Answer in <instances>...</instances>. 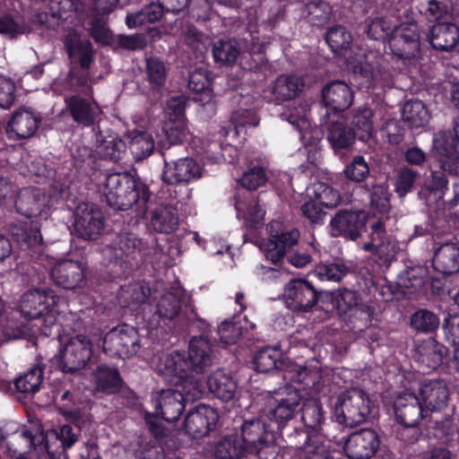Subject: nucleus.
<instances>
[{"instance_id":"nucleus-12","label":"nucleus","mask_w":459,"mask_h":459,"mask_svg":"<svg viewBox=\"0 0 459 459\" xmlns=\"http://www.w3.org/2000/svg\"><path fill=\"white\" fill-rule=\"evenodd\" d=\"M389 47L394 56L404 61L419 58L420 47L418 25L409 22L395 28L389 39Z\"/></svg>"},{"instance_id":"nucleus-34","label":"nucleus","mask_w":459,"mask_h":459,"mask_svg":"<svg viewBox=\"0 0 459 459\" xmlns=\"http://www.w3.org/2000/svg\"><path fill=\"white\" fill-rule=\"evenodd\" d=\"M178 217L176 208L172 205H159L152 212L151 224L160 233H170L177 229Z\"/></svg>"},{"instance_id":"nucleus-5","label":"nucleus","mask_w":459,"mask_h":459,"mask_svg":"<svg viewBox=\"0 0 459 459\" xmlns=\"http://www.w3.org/2000/svg\"><path fill=\"white\" fill-rule=\"evenodd\" d=\"M169 381L174 384V388H169L152 394V403L155 408V412L151 414L147 412L145 421L149 425L151 431L157 437L166 435V429L161 423V420L168 422L175 421L178 419L185 408L184 403L194 401L187 398L186 393L183 390V385H179V379L177 377H167Z\"/></svg>"},{"instance_id":"nucleus-62","label":"nucleus","mask_w":459,"mask_h":459,"mask_svg":"<svg viewBox=\"0 0 459 459\" xmlns=\"http://www.w3.org/2000/svg\"><path fill=\"white\" fill-rule=\"evenodd\" d=\"M346 177L354 181L361 182L369 174V167L362 156H356L344 169Z\"/></svg>"},{"instance_id":"nucleus-61","label":"nucleus","mask_w":459,"mask_h":459,"mask_svg":"<svg viewBox=\"0 0 459 459\" xmlns=\"http://www.w3.org/2000/svg\"><path fill=\"white\" fill-rule=\"evenodd\" d=\"M232 123L235 125L236 134L246 133L248 127L258 126L259 118L251 109H239L234 112Z\"/></svg>"},{"instance_id":"nucleus-23","label":"nucleus","mask_w":459,"mask_h":459,"mask_svg":"<svg viewBox=\"0 0 459 459\" xmlns=\"http://www.w3.org/2000/svg\"><path fill=\"white\" fill-rule=\"evenodd\" d=\"M40 119L31 110L20 108L16 110L6 127V133L13 139H25L32 136L37 131Z\"/></svg>"},{"instance_id":"nucleus-15","label":"nucleus","mask_w":459,"mask_h":459,"mask_svg":"<svg viewBox=\"0 0 459 459\" xmlns=\"http://www.w3.org/2000/svg\"><path fill=\"white\" fill-rule=\"evenodd\" d=\"M368 217L364 211L341 210L332 218L329 228L333 237H345L356 240L361 234Z\"/></svg>"},{"instance_id":"nucleus-63","label":"nucleus","mask_w":459,"mask_h":459,"mask_svg":"<svg viewBox=\"0 0 459 459\" xmlns=\"http://www.w3.org/2000/svg\"><path fill=\"white\" fill-rule=\"evenodd\" d=\"M267 179V174L262 167H254L243 174L239 182L244 187L255 190L264 186Z\"/></svg>"},{"instance_id":"nucleus-41","label":"nucleus","mask_w":459,"mask_h":459,"mask_svg":"<svg viewBox=\"0 0 459 459\" xmlns=\"http://www.w3.org/2000/svg\"><path fill=\"white\" fill-rule=\"evenodd\" d=\"M307 195L316 199L325 208L336 207L341 203V196L332 186L317 182L307 188Z\"/></svg>"},{"instance_id":"nucleus-33","label":"nucleus","mask_w":459,"mask_h":459,"mask_svg":"<svg viewBox=\"0 0 459 459\" xmlns=\"http://www.w3.org/2000/svg\"><path fill=\"white\" fill-rule=\"evenodd\" d=\"M128 148L136 160L149 157L155 147L152 135L146 131L133 130L127 134Z\"/></svg>"},{"instance_id":"nucleus-46","label":"nucleus","mask_w":459,"mask_h":459,"mask_svg":"<svg viewBox=\"0 0 459 459\" xmlns=\"http://www.w3.org/2000/svg\"><path fill=\"white\" fill-rule=\"evenodd\" d=\"M98 390L106 393H114L118 389L120 377L116 368L100 366L94 375Z\"/></svg>"},{"instance_id":"nucleus-64","label":"nucleus","mask_w":459,"mask_h":459,"mask_svg":"<svg viewBox=\"0 0 459 459\" xmlns=\"http://www.w3.org/2000/svg\"><path fill=\"white\" fill-rule=\"evenodd\" d=\"M372 118L373 113L371 109L366 107H360L355 111L352 118V125L364 134V135H361L360 138H363L371 134L373 130Z\"/></svg>"},{"instance_id":"nucleus-17","label":"nucleus","mask_w":459,"mask_h":459,"mask_svg":"<svg viewBox=\"0 0 459 459\" xmlns=\"http://www.w3.org/2000/svg\"><path fill=\"white\" fill-rule=\"evenodd\" d=\"M379 446L377 434L368 429H361L349 436L344 452L350 459H369Z\"/></svg>"},{"instance_id":"nucleus-55","label":"nucleus","mask_w":459,"mask_h":459,"mask_svg":"<svg viewBox=\"0 0 459 459\" xmlns=\"http://www.w3.org/2000/svg\"><path fill=\"white\" fill-rule=\"evenodd\" d=\"M321 404L313 399L305 403L302 410V420L304 424L312 429H317L323 421Z\"/></svg>"},{"instance_id":"nucleus-27","label":"nucleus","mask_w":459,"mask_h":459,"mask_svg":"<svg viewBox=\"0 0 459 459\" xmlns=\"http://www.w3.org/2000/svg\"><path fill=\"white\" fill-rule=\"evenodd\" d=\"M433 266L444 274L459 272V247L455 243L441 245L435 251Z\"/></svg>"},{"instance_id":"nucleus-37","label":"nucleus","mask_w":459,"mask_h":459,"mask_svg":"<svg viewBox=\"0 0 459 459\" xmlns=\"http://www.w3.org/2000/svg\"><path fill=\"white\" fill-rule=\"evenodd\" d=\"M96 142V152L100 157L105 159L117 160L121 159L126 150L125 143L114 134L107 135L99 134Z\"/></svg>"},{"instance_id":"nucleus-29","label":"nucleus","mask_w":459,"mask_h":459,"mask_svg":"<svg viewBox=\"0 0 459 459\" xmlns=\"http://www.w3.org/2000/svg\"><path fill=\"white\" fill-rule=\"evenodd\" d=\"M65 45L71 58L78 61L84 69L88 68L92 60V48L88 39H82L74 30L69 31Z\"/></svg>"},{"instance_id":"nucleus-8","label":"nucleus","mask_w":459,"mask_h":459,"mask_svg":"<svg viewBox=\"0 0 459 459\" xmlns=\"http://www.w3.org/2000/svg\"><path fill=\"white\" fill-rule=\"evenodd\" d=\"M56 362L64 372H74L86 366L92 355V343L83 334L59 336Z\"/></svg>"},{"instance_id":"nucleus-7","label":"nucleus","mask_w":459,"mask_h":459,"mask_svg":"<svg viewBox=\"0 0 459 459\" xmlns=\"http://www.w3.org/2000/svg\"><path fill=\"white\" fill-rule=\"evenodd\" d=\"M333 412L340 424L354 427L367 420L370 412L369 398L361 389L346 390L338 395Z\"/></svg>"},{"instance_id":"nucleus-4","label":"nucleus","mask_w":459,"mask_h":459,"mask_svg":"<svg viewBox=\"0 0 459 459\" xmlns=\"http://www.w3.org/2000/svg\"><path fill=\"white\" fill-rule=\"evenodd\" d=\"M351 39V33L342 26L333 27L326 34V41L333 52L343 56L347 69L361 86L375 88L385 85L389 74L379 65H374L371 53L367 54L359 47L350 48Z\"/></svg>"},{"instance_id":"nucleus-10","label":"nucleus","mask_w":459,"mask_h":459,"mask_svg":"<svg viewBox=\"0 0 459 459\" xmlns=\"http://www.w3.org/2000/svg\"><path fill=\"white\" fill-rule=\"evenodd\" d=\"M368 221L369 222L368 239L361 244L360 247L371 253L382 264L391 262L395 258L399 247L396 240L385 230V219L368 217Z\"/></svg>"},{"instance_id":"nucleus-26","label":"nucleus","mask_w":459,"mask_h":459,"mask_svg":"<svg viewBox=\"0 0 459 459\" xmlns=\"http://www.w3.org/2000/svg\"><path fill=\"white\" fill-rule=\"evenodd\" d=\"M324 125L328 131L327 139L334 151L347 148L354 142L353 131L344 126L342 117L338 114L327 115Z\"/></svg>"},{"instance_id":"nucleus-28","label":"nucleus","mask_w":459,"mask_h":459,"mask_svg":"<svg viewBox=\"0 0 459 459\" xmlns=\"http://www.w3.org/2000/svg\"><path fill=\"white\" fill-rule=\"evenodd\" d=\"M429 40L434 48L449 51L459 41V29L453 23L436 24L430 30Z\"/></svg>"},{"instance_id":"nucleus-1","label":"nucleus","mask_w":459,"mask_h":459,"mask_svg":"<svg viewBox=\"0 0 459 459\" xmlns=\"http://www.w3.org/2000/svg\"><path fill=\"white\" fill-rule=\"evenodd\" d=\"M212 345L207 338L200 336L190 341L187 357L179 351L162 353L154 357L152 364L164 377H177L187 398L198 399L201 396V383L195 374H202L212 365Z\"/></svg>"},{"instance_id":"nucleus-13","label":"nucleus","mask_w":459,"mask_h":459,"mask_svg":"<svg viewBox=\"0 0 459 459\" xmlns=\"http://www.w3.org/2000/svg\"><path fill=\"white\" fill-rule=\"evenodd\" d=\"M317 299L314 286L304 279L291 280L284 286L282 300L288 308L295 312L309 311Z\"/></svg>"},{"instance_id":"nucleus-57","label":"nucleus","mask_w":459,"mask_h":459,"mask_svg":"<svg viewBox=\"0 0 459 459\" xmlns=\"http://www.w3.org/2000/svg\"><path fill=\"white\" fill-rule=\"evenodd\" d=\"M446 142L444 136L438 137L435 141V148L444 157L442 167L444 170H448L450 173L459 176V154L450 152L445 145Z\"/></svg>"},{"instance_id":"nucleus-42","label":"nucleus","mask_w":459,"mask_h":459,"mask_svg":"<svg viewBox=\"0 0 459 459\" xmlns=\"http://www.w3.org/2000/svg\"><path fill=\"white\" fill-rule=\"evenodd\" d=\"M283 116L298 130L300 131V138L302 141H307L308 134H311V126L307 118V107L305 104H300L298 107L294 106L290 108L284 112Z\"/></svg>"},{"instance_id":"nucleus-50","label":"nucleus","mask_w":459,"mask_h":459,"mask_svg":"<svg viewBox=\"0 0 459 459\" xmlns=\"http://www.w3.org/2000/svg\"><path fill=\"white\" fill-rule=\"evenodd\" d=\"M281 364L280 351L269 347L259 351L254 359L255 368L261 373L271 372L272 370L278 368Z\"/></svg>"},{"instance_id":"nucleus-19","label":"nucleus","mask_w":459,"mask_h":459,"mask_svg":"<svg viewBox=\"0 0 459 459\" xmlns=\"http://www.w3.org/2000/svg\"><path fill=\"white\" fill-rule=\"evenodd\" d=\"M219 420L215 409L208 405H199L190 411L185 420L186 432L194 438L206 436L212 431Z\"/></svg>"},{"instance_id":"nucleus-43","label":"nucleus","mask_w":459,"mask_h":459,"mask_svg":"<svg viewBox=\"0 0 459 459\" xmlns=\"http://www.w3.org/2000/svg\"><path fill=\"white\" fill-rule=\"evenodd\" d=\"M164 10L161 3H152L140 12L127 15L126 24L129 28H134L146 22H154L162 16Z\"/></svg>"},{"instance_id":"nucleus-59","label":"nucleus","mask_w":459,"mask_h":459,"mask_svg":"<svg viewBox=\"0 0 459 459\" xmlns=\"http://www.w3.org/2000/svg\"><path fill=\"white\" fill-rule=\"evenodd\" d=\"M418 178V173L413 169L404 167L402 168L396 176L395 179V192L399 196L403 197L410 193L414 186Z\"/></svg>"},{"instance_id":"nucleus-51","label":"nucleus","mask_w":459,"mask_h":459,"mask_svg":"<svg viewBox=\"0 0 459 459\" xmlns=\"http://www.w3.org/2000/svg\"><path fill=\"white\" fill-rule=\"evenodd\" d=\"M236 209L238 216L243 217L246 222L252 227L258 226L264 221V210L255 201H252L248 204L237 203Z\"/></svg>"},{"instance_id":"nucleus-30","label":"nucleus","mask_w":459,"mask_h":459,"mask_svg":"<svg viewBox=\"0 0 459 459\" xmlns=\"http://www.w3.org/2000/svg\"><path fill=\"white\" fill-rule=\"evenodd\" d=\"M208 388L222 401L231 400L237 391V382L232 376L223 370L214 371L208 378Z\"/></svg>"},{"instance_id":"nucleus-44","label":"nucleus","mask_w":459,"mask_h":459,"mask_svg":"<svg viewBox=\"0 0 459 459\" xmlns=\"http://www.w3.org/2000/svg\"><path fill=\"white\" fill-rule=\"evenodd\" d=\"M181 308L179 292H166L162 294L156 304V314L163 319H172L178 315Z\"/></svg>"},{"instance_id":"nucleus-21","label":"nucleus","mask_w":459,"mask_h":459,"mask_svg":"<svg viewBox=\"0 0 459 459\" xmlns=\"http://www.w3.org/2000/svg\"><path fill=\"white\" fill-rule=\"evenodd\" d=\"M322 98L325 107L338 114L352 104L353 91L346 82L334 81L323 88Z\"/></svg>"},{"instance_id":"nucleus-54","label":"nucleus","mask_w":459,"mask_h":459,"mask_svg":"<svg viewBox=\"0 0 459 459\" xmlns=\"http://www.w3.org/2000/svg\"><path fill=\"white\" fill-rule=\"evenodd\" d=\"M397 27L390 18H377L368 24L367 32L371 39H381L391 37Z\"/></svg>"},{"instance_id":"nucleus-18","label":"nucleus","mask_w":459,"mask_h":459,"mask_svg":"<svg viewBox=\"0 0 459 459\" xmlns=\"http://www.w3.org/2000/svg\"><path fill=\"white\" fill-rule=\"evenodd\" d=\"M416 391L425 412L440 411L447 405L449 391L441 380L423 381L419 384Z\"/></svg>"},{"instance_id":"nucleus-40","label":"nucleus","mask_w":459,"mask_h":459,"mask_svg":"<svg viewBox=\"0 0 459 459\" xmlns=\"http://www.w3.org/2000/svg\"><path fill=\"white\" fill-rule=\"evenodd\" d=\"M447 189V180L442 171L432 172V182L419 192L420 199L426 201L428 205L440 200Z\"/></svg>"},{"instance_id":"nucleus-52","label":"nucleus","mask_w":459,"mask_h":459,"mask_svg":"<svg viewBox=\"0 0 459 459\" xmlns=\"http://www.w3.org/2000/svg\"><path fill=\"white\" fill-rule=\"evenodd\" d=\"M349 272L348 267L341 263L321 264L316 267V275L321 281H338Z\"/></svg>"},{"instance_id":"nucleus-48","label":"nucleus","mask_w":459,"mask_h":459,"mask_svg":"<svg viewBox=\"0 0 459 459\" xmlns=\"http://www.w3.org/2000/svg\"><path fill=\"white\" fill-rule=\"evenodd\" d=\"M46 206V196L36 190L31 194H23L18 204V209L28 217H37L43 213Z\"/></svg>"},{"instance_id":"nucleus-47","label":"nucleus","mask_w":459,"mask_h":459,"mask_svg":"<svg viewBox=\"0 0 459 459\" xmlns=\"http://www.w3.org/2000/svg\"><path fill=\"white\" fill-rule=\"evenodd\" d=\"M210 84L211 79L205 69L197 68L189 75L188 88L195 93L203 94L200 98L201 101L209 102L212 100Z\"/></svg>"},{"instance_id":"nucleus-60","label":"nucleus","mask_w":459,"mask_h":459,"mask_svg":"<svg viewBox=\"0 0 459 459\" xmlns=\"http://www.w3.org/2000/svg\"><path fill=\"white\" fill-rule=\"evenodd\" d=\"M150 295V289L141 283H134L122 290L121 299L125 305L143 303Z\"/></svg>"},{"instance_id":"nucleus-11","label":"nucleus","mask_w":459,"mask_h":459,"mask_svg":"<svg viewBox=\"0 0 459 459\" xmlns=\"http://www.w3.org/2000/svg\"><path fill=\"white\" fill-rule=\"evenodd\" d=\"M141 348L138 331L129 325H121L110 330L104 338L103 351L110 356L128 359Z\"/></svg>"},{"instance_id":"nucleus-16","label":"nucleus","mask_w":459,"mask_h":459,"mask_svg":"<svg viewBox=\"0 0 459 459\" xmlns=\"http://www.w3.org/2000/svg\"><path fill=\"white\" fill-rule=\"evenodd\" d=\"M394 408L396 420L408 428L417 426L426 416L415 392L406 390L400 394L394 401Z\"/></svg>"},{"instance_id":"nucleus-25","label":"nucleus","mask_w":459,"mask_h":459,"mask_svg":"<svg viewBox=\"0 0 459 459\" xmlns=\"http://www.w3.org/2000/svg\"><path fill=\"white\" fill-rule=\"evenodd\" d=\"M66 110L77 124L88 126L100 115V108L95 101L86 100L79 96H71L65 100Z\"/></svg>"},{"instance_id":"nucleus-9","label":"nucleus","mask_w":459,"mask_h":459,"mask_svg":"<svg viewBox=\"0 0 459 459\" xmlns=\"http://www.w3.org/2000/svg\"><path fill=\"white\" fill-rule=\"evenodd\" d=\"M269 238L258 244L260 251L266 260L273 264L280 263L287 251L297 244L299 233L280 221H273L268 225Z\"/></svg>"},{"instance_id":"nucleus-22","label":"nucleus","mask_w":459,"mask_h":459,"mask_svg":"<svg viewBox=\"0 0 459 459\" xmlns=\"http://www.w3.org/2000/svg\"><path fill=\"white\" fill-rule=\"evenodd\" d=\"M53 281L65 289L80 287L84 279V268L74 260H60L51 270Z\"/></svg>"},{"instance_id":"nucleus-3","label":"nucleus","mask_w":459,"mask_h":459,"mask_svg":"<svg viewBox=\"0 0 459 459\" xmlns=\"http://www.w3.org/2000/svg\"><path fill=\"white\" fill-rule=\"evenodd\" d=\"M19 311L27 320L34 323L23 325L13 338L50 336L58 328L59 298L49 289H35L24 293L20 300Z\"/></svg>"},{"instance_id":"nucleus-39","label":"nucleus","mask_w":459,"mask_h":459,"mask_svg":"<svg viewBox=\"0 0 459 459\" xmlns=\"http://www.w3.org/2000/svg\"><path fill=\"white\" fill-rule=\"evenodd\" d=\"M142 241L132 233L119 234L112 243L110 250L114 251L116 258L134 257L141 251Z\"/></svg>"},{"instance_id":"nucleus-36","label":"nucleus","mask_w":459,"mask_h":459,"mask_svg":"<svg viewBox=\"0 0 459 459\" xmlns=\"http://www.w3.org/2000/svg\"><path fill=\"white\" fill-rule=\"evenodd\" d=\"M304 81L295 75H281L273 84L272 93L277 100L295 98L302 90Z\"/></svg>"},{"instance_id":"nucleus-14","label":"nucleus","mask_w":459,"mask_h":459,"mask_svg":"<svg viewBox=\"0 0 459 459\" xmlns=\"http://www.w3.org/2000/svg\"><path fill=\"white\" fill-rule=\"evenodd\" d=\"M103 229L104 217L100 209L88 204L78 205L74 219V231L81 238L94 240L100 236Z\"/></svg>"},{"instance_id":"nucleus-38","label":"nucleus","mask_w":459,"mask_h":459,"mask_svg":"<svg viewBox=\"0 0 459 459\" xmlns=\"http://www.w3.org/2000/svg\"><path fill=\"white\" fill-rule=\"evenodd\" d=\"M335 299L336 307L340 313L359 314L367 318L369 317V307L360 303L359 297L356 291L344 289L337 294Z\"/></svg>"},{"instance_id":"nucleus-45","label":"nucleus","mask_w":459,"mask_h":459,"mask_svg":"<svg viewBox=\"0 0 459 459\" xmlns=\"http://www.w3.org/2000/svg\"><path fill=\"white\" fill-rule=\"evenodd\" d=\"M370 209L373 212L372 219H387L386 213L390 209V195L384 185L375 186L370 195Z\"/></svg>"},{"instance_id":"nucleus-49","label":"nucleus","mask_w":459,"mask_h":459,"mask_svg":"<svg viewBox=\"0 0 459 459\" xmlns=\"http://www.w3.org/2000/svg\"><path fill=\"white\" fill-rule=\"evenodd\" d=\"M163 131L169 144L181 143L187 141L190 132L186 126V118H168L164 124Z\"/></svg>"},{"instance_id":"nucleus-20","label":"nucleus","mask_w":459,"mask_h":459,"mask_svg":"<svg viewBox=\"0 0 459 459\" xmlns=\"http://www.w3.org/2000/svg\"><path fill=\"white\" fill-rule=\"evenodd\" d=\"M300 394L296 390L281 394L278 398L270 402L266 416L282 429L291 420L299 410Z\"/></svg>"},{"instance_id":"nucleus-6","label":"nucleus","mask_w":459,"mask_h":459,"mask_svg":"<svg viewBox=\"0 0 459 459\" xmlns=\"http://www.w3.org/2000/svg\"><path fill=\"white\" fill-rule=\"evenodd\" d=\"M100 191L109 206L124 211L146 204L150 196L148 186L128 173L108 175Z\"/></svg>"},{"instance_id":"nucleus-53","label":"nucleus","mask_w":459,"mask_h":459,"mask_svg":"<svg viewBox=\"0 0 459 459\" xmlns=\"http://www.w3.org/2000/svg\"><path fill=\"white\" fill-rule=\"evenodd\" d=\"M212 51L214 58L225 64L234 63L239 55L238 44L232 40L216 42Z\"/></svg>"},{"instance_id":"nucleus-31","label":"nucleus","mask_w":459,"mask_h":459,"mask_svg":"<svg viewBox=\"0 0 459 459\" xmlns=\"http://www.w3.org/2000/svg\"><path fill=\"white\" fill-rule=\"evenodd\" d=\"M445 354L443 345L433 339H428L417 346L414 356L428 369H435L441 364Z\"/></svg>"},{"instance_id":"nucleus-2","label":"nucleus","mask_w":459,"mask_h":459,"mask_svg":"<svg viewBox=\"0 0 459 459\" xmlns=\"http://www.w3.org/2000/svg\"><path fill=\"white\" fill-rule=\"evenodd\" d=\"M278 452L274 434L261 420L246 421L241 436H227L214 447V455L219 459H240L247 453L255 454L260 459H274Z\"/></svg>"},{"instance_id":"nucleus-24","label":"nucleus","mask_w":459,"mask_h":459,"mask_svg":"<svg viewBox=\"0 0 459 459\" xmlns=\"http://www.w3.org/2000/svg\"><path fill=\"white\" fill-rule=\"evenodd\" d=\"M201 176L199 165L193 159L185 158L166 162L162 177L163 180L169 184H181Z\"/></svg>"},{"instance_id":"nucleus-32","label":"nucleus","mask_w":459,"mask_h":459,"mask_svg":"<svg viewBox=\"0 0 459 459\" xmlns=\"http://www.w3.org/2000/svg\"><path fill=\"white\" fill-rule=\"evenodd\" d=\"M402 117L409 127L421 128L428 125L430 113L423 101L410 100L403 104Z\"/></svg>"},{"instance_id":"nucleus-58","label":"nucleus","mask_w":459,"mask_h":459,"mask_svg":"<svg viewBox=\"0 0 459 459\" xmlns=\"http://www.w3.org/2000/svg\"><path fill=\"white\" fill-rule=\"evenodd\" d=\"M43 372L39 368H34L16 379L15 386L22 393H35L42 381Z\"/></svg>"},{"instance_id":"nucleus-56","label":"nucleus","mask_w":459,"mask_h":459,"mask_svg":"<svg viewBox=\"0 0 459 459\" xmlns=\"http://www.w3.org/2000/svg\"><path fill=\"white\" fill-rule=\"evenodd\" d=\"M438 325V317L429 310H419L411 316V326L418 332H432L437 328Z\"/></svg>"},{"instance_id":"nucleus-35","label":"nucleus","mask_w":459,"mask_h":459,"mask_svg":"<svg viewBox=\"0 0 459 459\" xmlns=\"http://www.w3.org/2000/svg\"><path fill=\"white\" fill-rule=\"evenodd\" d=\"M35 437L25 428H22L10 436L5 441L6 452L10 456L22 458L27 452L36 448Z\"/></svg>"}]
</instances>
